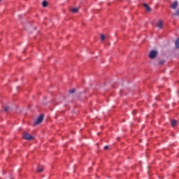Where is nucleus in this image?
<instances>
[{"label":"nucleus","mask_w":179,"mask_h":179,"mask_svg":"<svg viewBox=\"0 0 179 179\" xmlns=\"http://www.w3.org/2000/svg\"><path fill=\"white\" fill-rule=\"evenodd\" d=\"M22 136L24 138V139H26V141H31L33 139H34V137H33V136H31L30 134L24 131L22 133Z\"/></svg>","instance_id":"1"},{"label":"nucleus","mask_w":179,"mask_h":179,"mask_svg":"<svg viewBox=\"0 0 179 179\" xmlns=\"http://www.w3.org/2000/svg\"><path fill=\"white\" fill-rule=\"evenodd\" d=\"M157 55H159V52H157V50H152L150 52L149 58H150V59H155Z\"/></svg>","instance_id":"2"},{"label":"nucleus","mask_w":179,"mask_h":179,"mask_svg":"<svg viewBox=\"0 0 179 179\" xmlns=\"http://www.w3.org/2000/svg\"><path fill=\"white\" fill-rule=\"evenodd\" d=\"M44 120V114H41L37 120L34 122V125H38L43 122Z\"/></svg>","instance_id":"3"},{"label":"nucleus","mask_w":179,"mask_h":179,"mask_svg":"<svg viewBox=\"0 0 179 179\" xmlns=\"http://www.w3.org/2000/svg\"><path fill=\"white\" fill-rule=\"evenodd\" d=\"M178 6V1H175L172 5L171 6V8L172 9H177V7Z\"/></svg>","instance_id":"4"},{"label":"nucleus","mask_w":179,"mask_h":179,"mask_svg":"<svg viewBox=\"0 0 179 179\" xmlns=\"http://www.w3.org/2000/svg\"><path fill=\"white\" fill-rule=\"evenodd\" d=\"M143 6H144V8L146 9L147 12H152V8H150L149 7V5H148V3H144L143 4Z\"/></svg>","instance_id":"5"},{"label":"nucleus","mask_w":179,"mask_h":179,"mask_svg":"<svg viewBox=\"0 0 179 179\" xmlns=\"http://www.w3.org/2000/svg\"><path fill=\"white\" fill-rule=\"evenodd\" d=\"M157 27H158V29H163V21L162 20H159V22L157 24Z\"/></svg>","instance_id":"6"},{"label":"nucleus","mask_w":179,"mask_h":179,"mask_svg":"<svg viewBox=\"0 0 179 179\" xmlns=\"http://www.w3.org/2000/svg\"><path fill=\"white\" fill-rule=\"evenodd\" d=\"M70 12H72V13H78L79 12V8H69Z\"/></svg>","instance_id":"7"},{"label":"nucleus","mask_w":179,"mask_h":179,"mask_svg":"<svg viewBox=\"0 0 179 179\" xmlns=\"http://www.w3.org/2000/svg\"><path fill=\"white\" fill-rule=\"evenodd\" d=\"M175 45L176 48L179 49V38H178L175 41Z\"/></svg>","instance_id":"8"},{"label":"nucleus","mask_w":179,"mask_h":179,"mask_svg":"<svg viewBox=\"0 0 179 179\" xmlns=\"http://www.w3.org/2000/svg\"><path fill=\"white\" fill-rule=\"evenodd\" d=\"M42 6L43 8H47L48 6V2L47 1H43L42 2Z\"/></svg>","instance_id":"9"},{"label":"nucleus","mask_w":179,"mask_h":179,"mask_svg":"<svg viewBox=\"0 0 179 179\" xmlns=\"http://www.w3.org/2000/svg\"><path fill=\"white\" fill-rule=\"evenodd\" d=\"M171 125L173 127H176L177 126V120H171Z\"/></svg>","instance_id":"10"},{"label":"nucleus","mask_w":179,"mask_h":179,"mask_svg":"<svg viewBox=\"0 0 179 179\" xmlns=\"http://www.w3.org/2000/svg\"><path fill=\"white\" fill-rule=\"evenodd\" d=\"M165 63H166V60L165 59H161L159 62L158 65H164Z\"/></svg>","instance_id":"11"},{"label":"nucleus","mask_w":179,"mask_h":179,"mask_svg":"<svg viewBox=\"0 0 179 179\" xmlns=\"http://www.w3.org/2000/svg\"><path fill=\"white\" fill-rule=\"evenodd\" d=\"M9 110H10V107L9 106L4 107L5 113H8V111H9Z\"/></svg>","instance_id":"12"},{"label":"nucleus","mask_w":179,"mask_h":179,"mask_svg":"<svg viewBox=\"0 0 179 179\" xmlns=\"http://www.w3.org/2000/svg\"><path fill=\"white\" fill-rule=\"evenodd\" d=\"M76 90H75V89H72V90H69V93L71 94H73L74 93H76Z\"/></svg>","instance_id":"13"},{"label":"nucleus","mask_w":179,"mask_h":179,"mask_svg":"<svg viewBox=\"0 0 179 179\" xmlns=\"http://www.w3.org/2000/svg\"><path fill=\"white\" fill-rule=\"evenodd\" d=\"M101 41H104V40H106V36L104 34H101Z\"/></svg>","instance_id":"14"},{"label":"nucleus","mask_w":179,"mask_h":179,"mask_svg":"<svg viewBox=\"0 0 179 179\" xmlns=\"http://www.w3.org/2000/svg\"><path fill=\"white\" fill-rule=\"evenodd\" d=\"M173 16H179V9H178L175 13L173 14Z\"/></svg>","instance_id":"15"},{"label":"nucleus","mask_w":179,"mask_h":179,"mask_svg":"<svg viewBox=\"0 0 179 179\" xmlns=\"http://www.w3.org/2000/svg\"><path fill=\"white\" fill-rule=\"evenodd\" d=\"M44 171V169H43V168H41V169H37V172L38 173H41L42 171Z\"/></svg>","instance_id":"16"},{"label":"nucleus","mask_w":179,"mask_h":179,"mask_svg":"<svg viewBox=\"0 0 179 179\" xmlns=\"http://www.w3.org/2000/svg\"><path fill=\"white\" fill-rule=\"evenodd\" d=\"M43 100H47V96H45L44 98H43ZM43 104H47V103H45L44 101H43Z\"/></svg>","instance_id":"17"},{"label":"nucleus","mask_w":179,"mask_h":179,"mask_svg":"<svg viewBox=\"0 0 179 179\" xmlns=\"http://www.w3.org/2000/svg\"><path fill=\"white\" fill-rule=\"evenodd\" d=\"M136 110H133V112H132V114H133V115H135V114H136Z\"/></svg>","instance_id":"18"},{"label":"nucleus","mask_w":179,"mask_h":179,"mask_svg":"<svg viewBox=\"0 0 179 179\" xmlns=\"http://www.w3.org/2000/svg\"><path fill=\"white\" fill-rule=\"evenodd\" d=\"M104 149H105V150H108V145H106V146L104 147Z\"/></svg>","instance_id":"19"},{"label":"nucleus","mask_w":179,"mask_h":179,"mask_svg":"<svg viewBox=\"0 0 179 179\" xmlns=\"http://www.w3.org/2000/svg\"><path fill=\"white\" fill-rule=\"evenodd\" d=\"M139 141H140V142H142V140H141V139H140V140H139Z\"/></svg>","instance_id":"20"},{"label":"nucleus","mask_w":179,"mask_h":179,"mask_svg":"<svg viewBox=\"0 0 179 179\" xmlns=\"http://www.w3.org/2000/svg\"><path fill=\"white\" fill-rule=\"evenodd\" d=\"M117 141H120V138H117Z\"/></svg>","instance_id":"21"},{"label":"nucleus","mask_w":179,"mask_h":179,"mask_svg":"<svg viewBox=\"0 0 179 179\" xmlns=\"http://www.w3.org/2000/svg\"><path fill=\"white\" fill-rule=\"evenodd\" d=\"M98 135H100V132L98 133Z\"/></svg>","instance_id":"22"},{"label":"nucleus","mask_w":179,"mask_h":179,"mask_svg":"<svg viewBox=\"0 0 179 179\" xmlns=\"http://www.w3.org/2000/svg\"><path fill=\"white\" fill-rule=\"evenodd\" d=\"M1 1H2V0H0V2H1Z\"/></svg>","instance_id":"23"}]
</instances>
